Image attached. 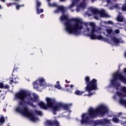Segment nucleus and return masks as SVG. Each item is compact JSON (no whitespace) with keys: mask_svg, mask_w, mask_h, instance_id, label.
Wrapping results in <instances>:
<instances>
[{"mask_svg":"<svg viewBox=\"0 0 126 126\" xmlns=\"http://www.w3.org/2000/svg\"><path fill=\"white\" fill-rule=\"evenodd\" d=\"M60 21L63 22L65 21L64 25L65 26V31L69 34H74L75 35L80 34L81 30L83 28L82 24H84L82 20L78 18L69 19L68 17L64 14H63L60 17Z\"/></svg>","mask_w":126,"mask_h":126,"instance_id":"f257e3e1","label":"nucleus"},{"mask_svg":"<svg viewBox=\"0 0 126 126\" xmlns=\"http://www.w3.org/2000/svg\"><path fill=\"white\" fill-rule=\"evenodd\" d=\"M33 97L31 96V94H27L26 91L22 90L19 92L15 94V97L20 100L18 102L19 106H23L24 105H29L33 108H35L36 105L33 104V102H38V96L35 94H32Z\"/></svg>","mask_w":126,"mask_h":126,"instance_id":"f03ea898","label":"nucleus"},{"mask_svg":"<svg viewBox=\"0 0 126 126\" xmlns=\"http://www.w3.org/2000/svg\"><path fill=\"white\" fill-rule=\"evenodd\" d=\"M108 112V108L105 105H101L95 108V109L91 107L89 108V110H88V116H87V114L83 113L82 116L81 123L82 125L84 124H88L90 119H95L98 117V115L103 116Z\"/></svg>","mask_w":126,"mask_h":126,"instance_id":"7ed1b4c3","label":"nucleus"},{"mask_svg":"<svg viewBox=\"0 0 126 126\" xmlns=\"http://www.w3.org/2000/svg\"><path fill=\"white\" fill-rule=\"evenodd\" d=\"M85 81H86V87L84 88L85 92H87L89 94H85V96H92L93 93H91V91L98 90L97 85V80L96 79H93L90 81V77L86 76L85 77Z\"/></svg>","mask_w":126,"mask_h":126,"instance_id":"20e7f679","label":"nucleus"},{"mask_svg":"<svg viewBox=\"0 0 126 126\" xmlns=\"http://www.w3.org/2000/svg\"><path fill=\"white\" fill-rule=\"evenodd\" d=\"M118 80L124 83H126V77L123 76L122 73L118 72L114 73L113 79L110 80V86H111L112 88H114L117 90L120 87V84L117 82Z\"/></svg>","mask_w":126,"mask_h":126,"instance_id":"39448f33","label":"nucleus"},{"mask_svg":"<svg viewBox=\"0 0 126 126\" xmlns=\"http://www.w3.org/2000/svg\"><path fill=\"white\" fill-rule=\"evenodd\" d=\"M16 111L27 116L32 121L35 122L36 120V118L34 116L32 112H29L27 106H24L23 109H22L20 107H17L16 108Z\"/></svg>","mask_w":126,"mask_h":126,"instance_id":"423d86ee","label":"nucleus"},{"mask_svg":"<svg viewBox=\"0 0 126 126\" xmlns=\"http://www.w3.org/2000/svg\"><path fill=\"white\" fill-rule=\"evenodd\" d=\"M45 100L46 104H45V103L43 102H40L39 103H38V106L40 107V108L44 110H47L48 109V107H51L57 104V102L55 98L46 97Z\"/></svg>","mask_w":126,"mask_h":126,"instance_id":"0eeeda50","label":"nucleus"},{"mask_svg":"<svg viewBox=\"0 0 126 126\" xmlns=\"http://www.w3.org/2000/svg\"><path fill=\"white\" fill-rule=\"evenodd\" d=\"M90 26H91L92 28L91 33L88 34V37H91V39L92 40H96V37L97 35L94 34L95 32H97L96 30V25L94 23L91 22L89 23Z\"/></svg>","mask_w":126,"mask_h":126,"instance_id":"6e6552de","label":"nucleus"},{"mask_svg":"<svg viewBox=\"0 0 126 126\" xmlns=\"http://www.w3.org/2000/svg\"><path fill=\"white\" fill-rule=\"evenodd\" d=\"M38 82H39V86L40 87H44L46 85L45 79L43 78H41L39 79L36 80L34 82H33V86L34 87L38 85Z\"/></svg>","mask_w":126,"mask_h":126,"instance_id":"1a4fd4ad","label":"nucleus"},{"mask_svg":"<svg viewBox=\"0 0 126 126\" xmlns=\"http://www.w3.org/2000/svg\"><path fill=\"white\" fill-rule=\"evenodd\" d=\"M52 108L53 110V114L56 115V112L60 111L61 109V103H57L55 105H52L51 107H48V109Z\"/></svg>","mask_w":126,"mask_h":126,"instance_id":"9d476101","label":"nucleus"},{"mask_svg":"<svg viewBox=\"0 0 126 126\" xmlns=\"http://www.w3.org/2000/svg\"><path fill=\"white\" fill-rule=\"evenodd\" d=\"M65 11H66V8L63 5H61L60 6H58V7H57V9L54 11V13H59L61 12L62 14H65Z\"/></svg>","mask_w":126,"mask_h":126,"instance_id":"9b49d317","label":"nucleus"},{"mask_svg":"<svg viewBox=\"0 0 126 126\" xmlns=\"http://www.w3.org/2000/svg\"><path fill=\"white\" fill-rule=\"evenodd\" d=\"M41 6V2L38 0L36 1V9L37 14H40L41 13H43L44 10L43 9H39L40 7Z\"/></svg>","mask_w":126,"mask_h":126,"instance_id":"f8f14e48","label":"nucleus"},{"mask_svg":"<svg viewBox=\"0 0 126 126\" xmlns=\"http://www.w3.org/2000/svg\"><path fill=\"white\" fill-rule=\"evenodd\" d=\"M72 106V104H63L61 103V109H63L64 110L68 111L70 109V106Z\"/></svg>","mask_w":126,"mask_h":126,"instance_id":"ddd939ff","label":"nucleus"},{"mask_svg":"<svg viewBox=\"0 0 126 126\" xmlns=\"http://www.w3.org/2000/svg\"><path fill=\"white\" fill-rule=\"evenodd\" d=\"M98 14H100V17L101 18H107L109 17L108 16V14L105 13V10H101V12H100Z\"/></svg>","mask_w":126,"mask_h":126,"instance_id":"4468645a","label":"nucleus"},{"mask_svg":"<svg viewBox=\"0 0 126 126\" xmlns=\"http://www.w3.org/2000/svg\"><path fill=\"white\" fill-rule=\"evenodd\" d=\"M91 11L94 14H98L101 12V10H98V9L92 8H91Z\"/></svg>","mask_w":126,"mask_h":126,"instance_id":"2eb2a0df","label":"nucleus"},{"mask_svg":"<svg viewBox=\"0 0 126 126\" xmlns=\"http://www.w3.org/2000/svg\"><path fill=\"white\" fill-rule=\"evenodd\" d=\"M100 122H101V125H105L109 123V120L103 119L102 120H100Z\"/></svg>","mask_w":126,"mask_h":126,"instance_id":"dca6fc26","label":"nucleus"},{"mask_svg":"<svg viewBox=\"0 0 126 126\" xmlns=\"http://www.w3.org/2000/svg\"><path fill=\"white\" fill-rule=\"evenodd\" d=\"M84 93H85L84 91L80 92V91L78 90L75 91L74 94L78 96H81L82 94H83Z\"/></svg>","mask_w":126,"mask_h":126,"instance_id":"f3484780","label":"nucleus"},{"mask_svg":"<svg viewBox=\"0 0 126 126\" xmlns=\"http://www.w3.org/2000/svg\"><path fill=\"white\" fill-rule=\"evenodd\" d=\"M18 68L14 67L13 69V72L11 74V75H12L13 76H15L16 75H17V73L18 72Z\"/></svg>","mask_w":126,"mask_h":126,"instance_id":"a211bd4d","label":"nucleus"},{"mask_svg":"<svg viewBox=\"0 0 126 126\" xmlns=\"http://www.w3.org/2000/svg\"><path fill=\"white\" fill-rule=\"evenodd\" d=\"M57 85H55V88L56 89H58L59 90H61L62 89V87L61 86L60 84V81H57L56 83Z\"/></svg>","mask_w":126,"mask_h":126,"instance_id":"6ab92c4d","label":"nucleus"},{"mask_svg":"<svg viewBox=\"0 0 126 126\" xmlns=\"http://www.w3.org/2000/svg\"><path fill=\"white\" fill-rule=\"evenodd\" d=\"M113 41L116 44H119L120 42V39L117 38V37L113 36Z\"/></svg>","mask_w":126,"mask_h":126,"instance_id":"aec40b11","label":"nucleus"},{"mask_svg":"<svg viewBox=\"0 0 126 126\" xmlns=\"http://www.w3.org/2000/svg\"><path fill=\"white\" fill-rule=\"evenodd\" d=\"M117 20L119 22H123L124 21V18L123 17L121 16L120 15H119L118 17H117Z\"/></svg>","mask_w":126,"mask_h":126,"instance_id":"412c9836","label":"nucleus"},{"mask_svg":"<svg viewBox=\"0 0 126 126\" xmlns=\"http://www.w3.org/2000/svg\"><path fill=\"white\" fill-rule=\"evenodd\" d=\"M48 5H49V6L50 7H56L57 8L58 7H60V6L57 5V4L56 3H53V4H51V3H50V2H48Z\"/></svg>","mask_w":126,"mask_h":126,"instance_id":"4be33fe9","label":"nucleus"},{"mask_svg":"<svg viewBox=\"0 0 126 126\" xmlns=\"http://www.w3.org/2000/svg\"><path fill=\"white\" fill-rule=\"evenodd\" d=\"M76 3L75 1H72V3L71 5H69V7H68L69 9L72 8L73 7L75 6L76 5Z\"/></svg>","mask_w":126,"mask_h":126,"instance_id":"5701e85b","label":"nucleus"},{"mask_svg":"<svg viewBox=\"0 0 126 126\" xmlns=\"http://www.w3.org/2000/svg\"><path fill=\"white\" fill-rule=\"evenodd\" d=\"M94 124L95 126L99 125H101V123L100 120H96L94 122Z\"/></svg>","mask_w":126,"mask_h":126,"instance_id":"b1692460","label":"nucleus"},{"mask_svg":"<svg viewBox=\"0 0 126 126\" xmlns=\"http://www.w3.org/2000/svg\"><path fill=\"white\" fill-rule=\"evenodd\" d=\"M104 37L102 35H96L95 37V40H102Z\"/></svg>","mask_w":126,"mask_h":126,"instance_id":"393cba45","label":"nucleus"},{"mask_svg":"<svg viewBox=\"0 0 126 126\" xmlns=\"http://www.w3.org/2000/svg\"><path fill=\"white\" fill-rule=\"evenodd\" d=\"M4 123H5L4 117H3V116H1V117H0V123L3 125V124H4Z\"/></svg>","mask_w":126,"mask_h":126,"instance_id":"a878e982","label":"nucleus"},{"mask_svg":"<svg viewBox=\"0 0 126 126\" xmlns=\"http://www.w3.org/2000/svg\"><path fill=\"white\" fill-rule=\"evenodd\" d=\"M113 121L114 122V123H119V119L117 117H113Z\"/></svg>","mask_w":126,"mask_h":126,"instance_id":"bb28decb","label":"nucleus"},{"mask_svg":"<svg viewBox=\"0 0 126 126\" xmlns=\"http://www.w3.org/2000/svg\"><path fill=\"white\" fill-rule=\"evenodd\" d=\"M120 102L121 104L126 106V100L121 99Z\"/></svg>","mask_w":126,"mask_h":126,"instance_id":"cd10ccee","label":"nucleus"},{"mask_svg":"<svg viewBox=\"0 0 126 126\" xmlns=\"http://www.w3.org/2000/svg\"><path fill=\"white\" fill-rule=\"evenodd\" d=\"M34 112H35V113L36 114V115H37L38 116H42V113L41 111H40L35 110Z\"/></svg>","mask_w":126,"mask_h":126,"instance_id":"c85d7f7f","label":"nucleus"},{"mask_svg":"<svg viewBox=\"0 0 126 126\" xmlns=\"http://www.w3.org/2000/svg\"><path fill=\"white\" fill-rule=\"evenodd\" d=\"M24 6H25V5H24V4H22V5H16V9H17V10H19L20 7H22Z\"/></svg>","mask_w":126,"mask_h":126,"instance_id":"c756f323","label":"nucleus"},{"mask_svg":"<svg viewBox=\"0 0 126 126\" xmlns=\"http://www.w3.org/2000/svg\"><path fill=\"white\" fill-rule=\"evenodd\" d=\"M121 92H122L126 94V87H123L122 88H121Z\"/></svg>","mask_w":126,"mask_h":126,"instance_id":"7c9ffc66","label":"nucleus"},{"mask_svg":"<svg viewBox=\"0 0 126 126\" xmlns=\"http://www.w3.org/2000/svg\"><path fill=\"white\" fill-rule=\"evenodd\" d=\"M106 32L108 34H111L113 32V31L112 29H108Z\"/></svg>","mask_w":126,"mask_h":126,"instance_id":"2f4dec72","label":"nucleus"},{"mask_svg":"<svg viewBox=\"0 0 126 126\" xmlns=\"http://www.w3.org/2000/svg\"><path fill=\"white\" fill-rule=\"evenodd\" d=\"M79 6L81 8H83L85 6V5L84 4V3H80V5H79Z\"/></svg>","mask_w":126,"mask_h":126,"instance_id":"473e14b6","label":"nucleus"},{"mask_svg":"<svg viewBox=\"0 0 126 126\" xmlns=\"http://www.w3.org/2000/svg\"><path fill=\"white\" fill-rule=\"evenodd\" d=\"M10 88V87L7 85H5V86H3V89H8Z\"/></svg>","mask_w":126,"mask_h":126,"instance_id":"72a5a7b5","label":"nucleus"},{"mask_svg":"<svg viewBox=\"0 0 126 126\" xmlns=\"http://www.w3.org/2000/svg\"><path fill=\"white\" fill-rule=\"evenodd\" d=\"M102 40L104 42H107L108 41H109V39L107 38L104 37V38L102 39Z\"/></svg>","mask_w":126,"mask_h":126,"instance_id":"f704fd0d","label":"nucleus"},{"mask_svg":"<svg viewBox=\"0 0 126 126\" xmlns=\"http://www.w3.org/2000/svg\"><path fill=\"white\" fill-rule=\"evenodd\" d=\"M4 85H3V83H0V89H2Z\"/></svg>","mask_w":126,"mask_h":126,"instance_id":"c9c22d12","label":"nucleus"},{"mask_svg":"<svg viewBox=\"0 0 126 126\" xmlns=\"http://www.w3.org/2000/svg\"><path fill=\"white\" fill-rule=\"evenodd\" d=\"M115 33H117V34L120 33V30H119V29L115 30Z\"/></svg>","mask_w":126,"mask_h":126,"instance_id":"e433bc0d","label":"nucleus"},{"mask_svg":"<svg viewBox=\"0 0 126 126\" xmlns=\"http://www.w3.org/2000/svg\"><path fill=\"white\" fill-rule=\"evenodd\" d=\"M107 23L108 25H113V24L112 21H108Z\"/></svg>","mask_w":126,"mask_h":126,"instance_id":"4c0bfd02","label":"nucleus"},{"mask_svg":"<svg viewBox=\"0 0 126 126\" xmlns=\"http://www.w3.org/2000/svg\"><path fill=\"white\" fill-rule=\"evenodd\" d=\"M12 4H13V5H17V3H16V2L9 3L8 4V5H9L8 6H11Z\"/></svg>","mask_w":126,"mask_h":126,"instance_id":"58836bf2","label":"nucleus"},{"mask_svg":"<svg viewBox=\"0 0 126 126\" xmlns=\"http://www.w3.org/2000/svg\"><path fill=\"white\" fill-rule=\"evenodd\" d=\"M117 95H118V96H121V95H122V93L119 92H117Z\"/></svg>","mask_w":126,"mask_h":126,"instance_id":"ea45409f","label":"nucleus"},{"mask_svg":"<svg viewBox=\"0 0 126 126\" xmlns=\"http://www.w3.org/2000/svg\"><path fill=\"white\" fill-rule=\"evenodd\" d=\"M10 82L14 83L15 84H17L18 83L17 81H14L13 80H10Z\"/></svg>","mask_w":126,"mask_h":126,"instance_id":"a19ab883","label":"nucleus"},{"mask_svg":"<svg viewBox=\"0 0 126 126\" xmlns=\"http://www.w3.org/2000/svg\"><path fill=\"white\" fill-rule=\"evenodd\" d=\"M73 1H75V3H77L80 1V0H73Z\"/></svg>","mask_w":126,"mask_h":126,"instance_id":"79ce46f5","label":"nucleus"},{"mask_svg":"<svg viewBox=\"0 0 126 126\" xmlns=\"http://www.w3.org/2000/svg\"><path fill=\"white\" fill-rule=\"evenodd\" d=\"M84 26L87 27L89 25V24H88L87 23H85L84 24Z\"/></svg>","mask_w":126,"mask_h":126,"instance_id":"37998d69","label":"nucleus"},{"mask_svg":"<svg viewBox=\"0 0 126 126\" xmlns=\"http://www.w3.org/2000/svg\"><path fill=\"white\" fill-rule=\"evenodd\" d=\"M65 81L66 83H67V84L70 83V81H67V80H65Z\"/></svg>","mask_w":126,"mask_h":126,"instance_id":"c03bdc74","label":"nucleus"},{"mask_svg":"<svg viewBox=\"0 0 126 126\" xmlns=\"http://www.w3.org/2000/svg\"><path fill=\"white\" fill-rule=\"evenodd\" d=\"M106 2H107V3H109L110 2H111V0H106Z\"/></svg>","mask_w":126,"mask_h":126,"instance_id":"a18cd8bd","label":"nucleus"},{"mask_svg":"<svg viewBox=\"0 0 126 126\" xmlns=\"http://www.w3.org/2000/svg\"><path fill=\"white\" fill-rule=\"evenodd\" d=\"M40 17L41 18H44V15L43 14H41V15H40Z\"/></svg>","mask_w":126,"mask_h":126,"instance_id":"49530a36","label":"nucleus"},{"mask_svg":"<svg viewBox=\"0 0 126 126\" xmlns=\"http://www.w3.org/2000/svg\"><path fill=\"white\" fill-rule=\"evenodd\" d=\"M123 72H124V73H126V68H125L124 69H123Z\"/></svg>","mask_w":126,"mask_h":126,"instance_id":"de8ad7c7","label":"nucleus"},{"mask_svg":"<svg viewBox=\"0 0 126 126\" xmlns=\"http://www.w3.org/2000/svg\"><path fill=\"white\" fill-rule=\"evenodd\" d=\"M73 87H74V85H70V88H71V89H72Z\"/></svg>","mask_w":126,"mask_h":126,"instance_id":"09e8293b","label":"nucleus"},{"mask_svg":"<svg viewBox=\"0 0 126 126\" xmlns=\"http://www.w3.org/2000/svg\"><path fill=\"white\" fill-rule=\"evenodd\" d=\"M118 115H119V116H121V115H122V112H119V113H118Z\"/></svg>","mask_w":126,"mask_h":126,"instance_id":"8fccbe9b","label":"nucleus"},{"mask_svg":"<svg viewBox=\"0 0 126 126\" xmlns=\"http://www.w3.org/2000/svg\"><path fill=\"white\" fill-rule=\"evenodd\" d=\"M65 88L68 87V85L65 84Z\"/></svg>","mask_w":126,"mask_h":126,"instance_id":"3c124183","label":"nucleus"},{"mask_svg":"<svg viewBox=\"0 0 126 126\" xmlns=\"http://www.w3.org/2000/svg\"><path fill=\"white\" fill-rule=\"evenodd\" d=\"M96 0H91L92 2H94Z\"/></svg>","mask_w":126,"mask_h":126,"instance_id":"603ef678","label":"nucleus"},{"mask_svg":"<svg viewBox=\"0 0 126 126\" xmlns=\"http://www.w3.org/2000/svg\"><path fill=\"white\" fill-rule=\"evenodd\" d=\"M94 18H95V19H98V17L95 16V17H94Z\"/></svg>","mask_w":126,"mask_h":126,"instance_id":"864d4df0","label":"nucleus"},{"mask_svg":"<svg viewBox=\"0 0 126 126\" xmlns=\"http://www.w3.org/2000/svg\"><path fill=\"white\" fill-rule=\"evenodd\" d=\"M2 2H5V0H0Z\"/></svg>","mask_w":126,"mask_h":126,"instance_id":"5fc2aeb1","label":"nucleus"},{"mask_svg":"<svg viewBox=\"0 0 126 126\" xmlns=\"http://www.w3.org/2000/svg\"><path fill=\"white\" fill-rule=\"evenodd\" d=\"M50 0H47L48 3V2H50Z\"/></svg>","mask_w":126,"mask_h":126,"instance_id":"6e6d98bb","label":"nucleus"},{"mask_svg":"<svg viewBox=\"0 0 126 126\" xmlns=\"http://www.w3.org/2000/svg\"><path fill=\"white\" fill-rule=\"evenodd\" d=\"M87 31H90V29L88 28H87Z\"/></svg>","mask_w":126,"mask_h":126,"instance_id":"4d7b16f0","label":"nucleus"},{"mask_svg":"<svg viewBox=\"0 0 126 126\" xmlns=\"http://www.w3.org/2000/svg\"><path fill=\"white\" fill-rule=\"evenodd\" d=\"M68 89H66V90H67V92H68Z\"/></svg>","mask_w":126,"mask_h":126,"instance_id":"13d9d810","label":"nucleus"},{"mask_svg":"<svg viewBox=\"0 0 126 126\" xmlns=\"http://www.w3.org/2000/svg\"><path fill=\"white\" fill-rule=\"evenodd\" d=\"M64 0H61V1H63Z\"/></svg>","mask_w":126,"mask_h":126,"instance_id":"bf43d9fd","label":"nucleus"},{"mask_svg":"<svg viewBox=\"0 0 126 126\" xmlns=\"http://www.w3.org/2000/svg\"><path fill=\"white\" fill-rule=\"evenodd\" d=\"M1 5H0V9H1Z\"/></svg>","mask_w":126,"mask_h":126,"instance_id":"052dcab7","label":"nucleus"},{"mask_svg":"<svg viewBox=\"0 0 126 126\" xmlns=\"http://www.w3.org/2000/svg\"><path fill=\"white\" fill-rule=\"evenodd\" d=\"M1 90H0V93H1Z\"/></svg>","mask_w":126,"mask_h":126,"instance_id":"680f3d73","label":"nucleus"},{"mask_svg":"<svg viewBox=\"0 0 126 126\" xmlns=\"http://www.w3.org/2000/svg\"><path fill=\"white\" fill-rule=\"evenodd\" d=\"M33 54H34V53L31 54V55H33Z\"/></svg>","mask_w":126,"mask_h":126,"instance_id":"e2e57ef3","label":"nucleus"},{"mask_svg":"<svg viewBox=\"0 0 126 126\" xmlns=\"http://www.w3.org/2000/svg\"><path fill=\"white\" fill-rule=\"evenodd\" d=\"M16 0V1H18V0Z\"/></svg>","mask_w":126,"mask_h":126,"instance_id":"0e129e2a","label":"nucleus"}]
</instances>
